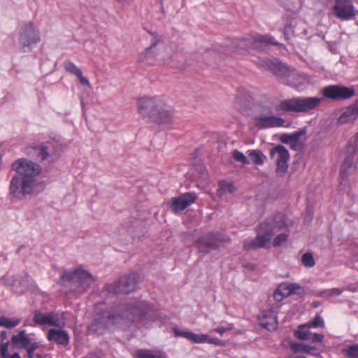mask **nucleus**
<instances>
[{
    "label": "nucleus",
    "instance_id": "nucleus-36",
    "mask_svg": "<svg viewBox=\"0 0 358 358\" xmlns=\"http://www.w3.org/2000/svg\"><path fill=\"white\" fill-rule=\"evenodd\" d=\"M301 262L306 267H313L315 264L314 257L310 252H306L302 255Z\"/></svg>",
    "mask_w": 358,
    "mask_h": 358
},
{
    "label": "nucleus",
    "instance_id": "nucleus-7",
    "mask_svg": "<svg viewBox=\"0 0 358 358\" xmlns=\"http://www.w3.org/2000/svg\"><path fill=\"white\" fill-rule=\"evenodd\" d=\"M319 97H296L282 100L279 103L278 107L285 112L308 113L316 108L322 102Z\"/></svg>",
    "mask_w": 358,
    "mask_h": 358
},
{
    "label": "nucleus",
    "instance_id": "nucleus-6",
    "mask_svg": "<svg viewBox=\"0 0 358 358\" xmlns=\"http://www.w3.org/2000/svg\"><path fill=\"white\" fill-rule=\"evenodd\" d=\"M62 278L70 282L74 287L73 289L78 293L86 292L96 280L90 272L82 268L64 271Z\"/></svg>",
    "mask_w": 358,
    "mask_h": 358
},
{
    "label": "nucleus",
    "instance_id": "nucleus-50",
    "mask_svg": "<svg viewBox=\"0 0 358 358\" xmlns=\"http://www.w3.org/2000/svg\"><path fill=\"white\" fill-rule=\"evenodd\" d=\"M231 328H224V327H217L214 329V331L218 334H220L221 336L224 334V332L230 330Z\"/></svg>",
    "mask_w": 358,
    "mask_h": 358
},
{
    "label": "nucleus",
    "instance_id": "nucleus-44",
    "mask_svg": "<svg viewBox=\"0 0 358 358\" xmlns=\"http://www.w3.org/2000/svg\"><path fill=\"white\" fill-rule=\"evenodd\" d=\"M261 65L266 69H271L272 71L275 70V65L273 62L270 61L269 59H264L261 61Z\"/></svg>",
    "mask_w": 358,
    "mask_h": 358
},
{
    "label": "nucleus",
    "instance_id": "nucleus-29",
    "mask_svg": "<svg viewBox=\"0 0 358 358\" xmlns=\"http://www.w3.org/2000/svg\"><path fill=\"white\" fill-rule=\"evenodd\" d=\"M236 190L234 183L226 181H221L219 184V189L217 190V195L220 197L223 196L227 194H232Z\"/></svg>",
    "mask_w": 358,
    "mask_h": 358
},
{
    "label": "nucleus",
    "instance_id": "nucleus-26",
    "mask_svg": "<svg viewBox=\"0 0 358 358\" xmlns=\"http://www.w3.org/2000/svg\"><path fill=\"white\" fill-rule=\"evenodd\" d=\"M64 68L67 72L75 75L78 78L81 85L91 87L89 80L83 76L81 69L73 62H69L66 63Z\"/></svg>",
    "mask_w": 358,
    "mask_h": 358
},
{
    "label": "nucleus",
    "instance_id": "nucleus-20",
    "mask_svg": "<svg viewBox=\"0 0 358 358\" xmlns=\"http://www.w3.org/2000/svg\"><path fill=\"white\" fill-rule=\"evenodd\" d=\"M252 100V96L248 90L244 87L238 88L234 100V106L237 108L239 110L245 108Z\"/></svg>",
    "mask_w": 358,
    "mask_h": 358
},
{
    "label": "nucleus",
    "instance_id": "nucleus-1",
    "mask_svg": "<svg viewBox=\"0 0 358 358\" xmlns=\"http://www.w3.org/2000/svg\"><path fill=\"white\" fill-rule=\"evenodd\" d=\"M158 317L157 310L147 301H138L122 303L117 306L115 310H105L101 315L97 316L89 327V331L101 334L120 320L127 326H137L139 322L145 325L155 320Z\"/></svg>",
    "mask_w": 358,
    "mask_h": 358
},
{
    "label": "nucleus",
    "instance_id": "nucleus-24",
    "mask_svg": "<svg viewBox=\"0 0 358 358\" xmlns=\"http://www.w3.org/2000/svg\"><path fill=\"white\" fill-rule=\"evenodd\" d=\"M358 117V106L352 105L345 108L341 114L338 119V122L341 124H347L352 122Z\"/></svg>",
    "mask_w": 358,
    "mask_h": 358
},
{
    "label": "nucleus",
    "instance_id": "nucleus-52",
    "mask_svg": "<svg viewBox=\"0 0 358 358\" xmlns=\"http://www.w3.org/2000/svg\"><path fill=\"white\" fill-rule=\"evenodd\" d=\"M10 358H21L18 352H15Z\"/></svg>",
    "mask_w": 358,
    "mask_h": 358
},
{
    "label": "nucleus",
    "instance_id": "nucleus-27",
    "mask_svg": "<svg viewBox=\"0 0 358 358\" xmlns=\"http://www.w3.org/2000/svg\"><path fill=\"white\" fill-rule=\"evenodd\" d=\"M127 231L129 234L134 238V239L137 238L138 240H140L141 238L144 236L145 228L141 222L135 221L128 227Z\"/></svg>",
    "mask_w": 358,
    "mask_h": 358
},
{
    "label": "nucleus",
    "instance_id": "nucleus-14",
    "mask_svg": "<svg viewBox=\"0 0 358 358\" xmlns=\"http://www.w3.org/2000/svg\"><path fill=\"white\" fill-rule=\"evenodd\" d=\"M197 195L194 192H186L178 197L172 198L171 209L175 213H179L194 203Z\"/></svg>",
    "mask_w": 358,
    "mask_h": 358
},
{
    "label": "nucleus",
    "instance_id": "nucleus-21",
    "mask_svg": "<svg viewBox=\"0 0 358 358\" xmlns=\"http://www.w3.org/2000/svg\"><path fill=\"white\" fill-rule=\"evenodd\" d=\"M196 247L199 252L207 253L210 250H216L218 244L214 241L213 233H209L198 239Z\"/></svg>",
    "mask_w": 358,
    "mask_h": 358
},
{
    "label": "nucleus",
    "instance_id": "nucleus-38",
    "mask_svg": "<svg viewBox=\"0 0 358 358\" xmlns=\"http://www.w3.org/2000/svg\"><path fill=\"white\" fill-rule=\"evenodd\" d=\"M305 328H301V326L299 327V329L294 332V335L296 337H297L299 340H307L310 335L311 334V332L310 330L304 329Z\"/></svg>",
    "mask_w": 358,
    "mask_h": 358
},
{
    "label": "nucleus",
    "instance_id": "nucleus-39",
    "mask_svg": "<svg viewBox=\"0 0 358 358\" xmlns=\"http://www.w3.org/2000/svg\"><path fill=\"white\" fill-rule=\"evenodd\" d=\"M232 156L236 162H241L243 165L249 163L248 158L238 150H234Z\"/></svg>",
    "mask_w": 358,
    "mask_h": 358
},
{
    "label": "nucleus",
    "instance_id": "nucleus-2",
    "mask_svg": "<svg viewBox=\"0 0 358 358\" xmlns=\"http://www.w3.org/2000/svg\"><path fill=\"white\" fill-rule=\"evenodd\" d=\"M153 41L139 55L141 62L148 64L157 63L160 66H175L183 59L181 48L178 44L165 40L157 34H152Z\"/></svg>",
    "mask_w": 358,
    "mask_h": 358
},
{
    "label": "nucleus",
    "instance_id": "nucleus-47",
    "mask_svg": "<svg viewBox=\"0 0 358 358\" xmlns=\"http://www.w3.org/2000/svg\"><path fill=\"white\" fill-rule=\"evenodd\" d=\"M323 338L324 336L321 334H314L312 337V341L315 343H322L323 341Z\"/></svg>",
    "mask_w": 358,
    "mask_h": 358
},
{
    "label": "nucleus",
    "instance_id": "nucleus-45",
    "mask_svg": "<svg viewBox=\"0 0 358 358\" xmlns=\"http://www.w3.org/2000/svg\"><path fill=\"white\" fill-rule=\"evenodd\" d=\"M38 156L41 160H45L49 157V153L45 147H40L38 151Z\"/></svg>",
    "mask_w": 358,
    "mask_h": 358
},
{
    "label": "nucleus",
    "instance_id": "nucleus-19",
    "mask_svg": "<svg viewBox=\"0 0 358 358\" xmlns=\"http://www.w3.org/2000/svg\"><path fill=\"white\" fill-rule=\"evenodd\" d=\"M333 10L335 15L341 20H348L355 15L352 2L335 3Z\"/></svg>",
    "mask_w": 358,
    "mask_h": 358
},
{
    "label": "nucleus",
    "instance_id": "nucleus-10",
    "mask_svg": "<svg viewBox=\"0 0 358 358\" xmlns=\"http://www.w3.org/2000/svg\"><path fill=\"white\" fill-rule=\"evenodd\" d=\"M322 93L326 98L332 100H342L353 96L355 95V90L352 87L330 85L323 88Z\"/></svg>",
    "mask_w": 358,
    "mask_h": 358
},
{
    "label": "nucleus",
    "instance_id": "nucleus-4",
    "mask_svg": "<svg viewBox=\"0 0 358 358\" xmlns=\"http://www.w3.org/2000/svg\"><path fill=\"white\" fill-rule=\"evenodd\" d=\"M139 115L148 122L157 124H170L174 116V109L162 96H145L137 100Z\"/></svg>",
    "mask_w": 358,
    "mask_h": 358
},
{
    "label": "nucleus",
    "instance_id": "nucleus-51",
    "mask_svg": "<svg viewBox=\"0 0 358 358\" xmlns=\"http://www.w3.org/2000/svg\"><path fill=\"white\" fill-rule=\"evenodd\" d=\"M352 2L351 0H335V3H348Z\"/></svg>",
    "mask_w": 358,
    "mask_h": 358
},
{
    "label": "nucleus",
    "instance_id": "nucleus-43",
    "mask_svg": "<svg viewBox=\"0 0 358 358\" xmlns=\"http://www.w3.org/2000/svg\"><path fill=\"white\" fill-rule=\"evenodd\" d=\"M8 343H4L1 345L0 355L1 358H8Z\"/></svg>",
    "mask_w": 358,
    "mask_h": 358
},
{
    "label": "nucleus",
    "instance_id": "nucleus-55",
    "mask_svg": "<svg viewBox=\"0 0 358 358\" xmlns=\"http://www.w3.org/2000/svg\"><path fill=\"white\" fill-rule=\"evenodd\" d=\"M305 358H306V357H305Z\"/></svg>",
    "mask_w": 358,
    "mask_h": 358
},
{
    "label": "nucleus",
    "instance_id": "nucleus-28",
    "mask_svg": "<svg viewBox=\"0 0 358 358\" xmlns=\"http://www.w3.org/2000/svg\"><path fill=\"white\" fill-rule=\"evenodd\" d=\"M13 345L26 348L31 343L29 337L25 334V330H22L16 335H13L11 338Z\"/></svg>",
    "mask_w": 358,
    "mask_h": 358
},
{
    "label": "nucleus",
    "instance_id": "nucleus-8",
    "mask_svg": "<svg viewBox=\"0 0 358 358\" xmlns=\"http://www.w3.org/2000/svg\"><path fill=\"white\" fill-rule=\"evenodd\" d=\"M40 40L39 31L32 23H28L22 27L19 43L23 52H30L32 46L38 43Z\"/></svg>",
    "mask_w": 358,
    "mask_h": 358
},
{
    "label": "nucleus",
    "instance_id": "nucleus-17",
    "mask_svg": "<svg viewBox=\"0 0 358 358\" xmlns=\"http://www.w3.org/2000/svg\"><path fill=\"white\" fill-rule=\"evenodd\" d=\"M302 287L297 283L283 282L281 283L273 293V299L277 302H280L283 299L299 293Z\"/></svg>",
    "mask_w": 358,
    "mask_h": 358
},
{
    "label": "nucleus",
    "instance_id": "nucleus-49",
    "mask_svg": "<svg viewBox=\"0 0 358 358\" xmlns=\"http://www.w3.org/2000/svg\"><path fill=\"white\" fill-rule=\"evenodd\" d=\"M117 3H118L122 6H127L130 3H131L134 0H115Z\"/></svg>",
    "mask_w": 358,
    "mask_h": 358
},
{
    "label": "nucleus",
    "instance_id": "nucleus-35",
    "mask_svg": "<svg viewBox=\"0 0 358 358\" xmlns=\"http://www.w3.org/2000/svg\"><path fill=\"white\" fill-rule=\"evenodd\" d=\"M249 159L252 161V163L260 165L263 164V155L261 152L257 150H253L250 152L248 155Z\"/></svg>",
    "mask_w": 358,
    "mask_h": 358
},
{
    "label": "nucleus",
    "instance_id": "nucleus-42",
    "mask_svg": "<svg viewBox=\"0 0 358 358\" xmlns=\"http://www.w3.org/2000/svg\"><path fill=\"white\" fill-rule=\"evenodd\" d=\"M39 347V343L37 342L31 343L28 347H27L25 349L27 352V357L28 358H33L34 357V352L36 349H37Z\"/></svg>",
    "mask_w": 358,
    "mask_h": 358
},
{
    "label": "nucleus",
    "instance_id": "nucleus-23",
    "mask_svg": "<svg viewBox=\"0 0 358 358\" xmlns=\"http://www.w3.org/2000/svg\"><path fill=\"white\" fill-rule=\"evenodd\" d=\"M233 48L235 51H247L251 48L254 49L253 34H248L243 37L234 39Z\"/></svg>",
    "mask_w": 358,
    "mask_h": 358
},
{
    "label": "nucleus",
    "instance_id": "nucleus-25",
    "mask_svg": "<svg viewBox=\"0 0 358 358\" xmlns=\"http://www.w3.org/2000/svg\"><path fill=\"white\" fill-rule=\"evenodd\" d=\"M48 339L58 344L66 345L69 342L68 334L62 330L51 329L48 332Z\"/></svg>",
    "mask_w": 358,
    "mask_h": 358
},
{
    "label": "nucleus",
    "instance_id": "nucleus-13",
    "mask_svg": "<svg viewBox=\"0 0 358 358\" xmlns=\"http://www.w3.org/2000/svg\"><path fill=\"white\" fill-rule=\"evenodd\" d=\"M358 152V133L351 138L348 143L347 152L348 156L345 159L340 171L341 178L344 180L348 176V169L353 164L352 155Z\"/></svg>",
    "mask_w": 358,
    "mask_h": 358
},
{
    "label": "nucleus",
    "instance_id": "nucleus-33",
    "mask_svg": "<svg viewBox=\"0 0 358 358\" xmlns=\"http://www.w3.org/2000/svg\"><path fill=\"white\" fill-rule=\"evenodd\" d=\"M21 322L20 318H8L0 316V326L6 328H13L17 326Z\"/></svg>",
    "mask_w": 358,
    "mask_h": 358
},
{
    "label": "nucleus",
    "instance_id": "nucleus-34",
    "mask_svg": "<svg viewBox=\"0 0 358 358\" xmlns=\"http://www.w3.org/2000/svg\"><path fill=\"white\" fill-rule=\"evenodd\" d=\"M301 328H310V327H324V324L323 319L320 315H316L313 321L309 322L305 324L301 325Z\"/></svg>",
    "mask_w": 358,
    "mask_h": 358
},
{
    "label": "nucleus",
    "instance_id": "nucleus-22",
    "mask_svg": "<svg viewBox=\"0 0 358 358\" xmlns=\"http://www.w3.org/2000/svg\"><path fill=\"white\" fill-rule=\"evenodd\" d=\"M254 49L262 50L270 45H277L278 43L273 37L268 34L260 35L253 34Z\"/></svg>",
    "mask_w": 358,
    "mask_h": 358
},
{
    "label": "nucleus",
    "instance_id": "nucleus-40",
    "mask_svg": "<svg viewBox=\"0 0 358 358\" xmlns=\"http://www.w3.org/2000/svg\"><path fill=\"white\" fill-rule=\"evenodd\" d=\"M214 241L217 243L218 245L220 243H227L229 241V238L224 234H213Z\"/></svg>",
    "mask_w": 358,
    "mask_h": 358
},
{
    "label": "nucleus",
    "instance_id": "nucleus-5",
    "mask_svg": "<svg viewBox=\"0 0 358 358\" xmlns=\"http://www.w3.org/2000/svg\"><path fill=\"white\" fill-rule=\"evenodd\" d=\"M292 224V222L284 214H273L258 225L257 234L254 239L243 241V248L246 250L266 248L275 234Z\"/></svg>",
    "mask_w": 358,
    "mask_h": 358
},
{
    "label": "nucleus",
    "instance_id": "nucleus-15",
    "mask_svg": "<svg viewBox=\"0 0 358 358\" xmlns=\"http://www.w3.org/2000/svg\"><path fill=\"white\" fill-rule=\"evenodd\" d=\"M33 320L34 322L38 325L48 324L61 327L64 324L60 318L59 313H43L39 311H35Z\"/></svg>",
    "mask_w": 358,
    "mask_h": 358
},
{
    "label": "nucleus",
    "instance_id": "nucleus-9",
    "mask_svg": "<svg viewBox=\"0 0 358 358\" xmlns=\"http://www.w3.org/2000/svg\"><path fill=\"white\" fill-rule=\"evenodd\" d=\"M279 304H272L268 310H262L257 316L259 324L269 331L275 330L278 327L277 313Z\"/></svg>",
    "mask_w": 358,
    "mask_h": 358
},
{
    "label": "nucleus",
    "instance_id": "nucleus-12",
    "mask_svg": "<svg viewBox=\"0 0 358 358\" xmlns=\"http://www.w3.org/2000/svg\"><path fill=\"white\" fill-rule=\"evenodd\" d=\"M271 155L276 161V171L280 174L285 173L288 168L289 154L288 150L282 145H277L271 150Z\"/></svg>",
    "mask_w": 358,
    "mask_h": 358
},
{
    "label": "nucleus",
    "instance_id": "nucleus-37",
    "mask_svg": "<svg viewBox=\"0 0 358 358\" xmlns=\"http://www.w3.org/2000/svg\"><path fill=\"white\" fill-rule=\"evenodd\" d=\"M343 352L350 358H358V344L349 345Z\"/></svg>",
    "mask_w": 358,
    "mask_h": 358
},
{
    "label": "nucleus",
    "instance_id": "nucleus-30",
    "mask_svg": "<svg viewBox=\"0 0 358 358\" xmlns=\"http://www.w3.org/2000/svg\"><path fill=\"white\" fill-rule=\"evenodd\" d=\"M304 134L305 131L303 130L292 134L289 145L292 149L297 150L301 148L303 142L300 140V137Z\"/></svg>",
    "mask_w": 358,
    "mask_h": 358
},
{
    "label": "nucleus",
    "instance_id": "nucleus-11",
    "mask_svg": "<svg viewBox=\"0 0 358 358\" xmlns=\"http://www.w3.org/2000/svg\"><path fill=\"white\" fill-rule=\"evenodd\" d=\"M138 285V276L136 273H130L122 276L114 284L113 292L115 294H128L134 291Z\"/></svg>",
    "mask_w": 358,
    "mask_h": 358
},
{
    "label": "nucleus",
    "instance_id": "nucleus-53",
    "mask_svg": "<svg viewBox=\"0 0 358 358\" xmlns=\"http://www.w3.org/2000/svg\"><path fill=\"white\" fill-rule=\"evenodd\" d=\"M6 331H1V336L2 338H4V336H6Z\"/></svg>",
    "mask_w": 358,
    "mask_h": 358
},
{
    "label": "nucleus",
    "instance_id": "nucleus-54",
    "mask_svg": "<svg viewBox=\"0 0 358 358\" xmlns=\"http://www.w3.org/2000/svg\"><path fill=\"white\" fill-rule=\"evenodd\" d=\"M36 357L37 358H42V356L41 355L37 354L36 355Z\"/></svg>",
    "mask_w": 358,
    "mask_h": 358
},
{
    "label": "nucleus",
    "instance_id": "nucleus-31",
    "mask_svg": "<svg viewBox=\"0 0 358 358\" xmlns=\"http://www.w3.org/2000/svg\"><path fill=\"white\" fill-rule=\"evenodd\" d=\"M289 347L293 352H306L310 353L312 351L315 350V348L303 344V343H297L295 342H290Z\"/></svg>",
    "mask_w": 358,
    "mask_h": 358
},
{
    "label": "nucleus",
    "instance_id": "nucleus-3",
    "mask_svg": "<svg viewBox=\"0 0 358 358\" xmlns=\"http://www.w3.org/2000/svg\"><path fill=\"white\" fill-rule=\"evenodd\" d=\"M11 169L17 175L10 180V194L15 198L22 199L32 193L36 185V177L41 172V167L28 159L20 158L12 163Z\"/></svg>",
    "mask_w": 358,
    "mask_h": 358
},
{
    "label": "nucleus",
    "instance_id": "nucleus-41",
    "mask_svg": "<svg viewBox=\"0 0 358 358\" xmlns=\"http://www.w3.org/2000/svg\"><path fill=\"white\" fill-rule=\"evenodd\" d=\"M287 240V235L286 234L282 233L278 234L274 239H273V246H280L282 243H285Z\"/></svg>",
    "mask_w": 358,
    "mask_h": 358
},
{
    "label": "nucleus",
    "instance_id": "nucleus-32",
    "mask_svg": "<svg viewBox=\"0 0 358 358\" xmlns=\"http://www.w3.org/2000/svg\"><path fill=\"white\" fill-rule=\"evenodd\" d=\"M138 358H167L166 353L158 352L152 353L148 350H140L136 352Z\"/></svg>",
    "mask_w": 358,
    "mask_h": 358
},
{
    "label": "nucleus",
    "instance_id": "nucleus-18",
    "mask_svg": "<svg viewBox=\"0 0 358 358\" xmlns=\"http://www.w3.org/2000/svg\"><path fill=\"white\" fill-rule=\"evenodd\" d=\"M174 334L176 336L185 338L195 343H215L217 344L214 339L209 338L206 334H196L192 331H182L178 329H173Z\"/></svg>",
    "mask_w": 358,
    "mask_h": 358
},
{
    "label": "nucleus",
    "instance_id": "nucleus-16",
    "mask_svg": "<svg viewBox=\"0 0 358 358\" xmlns=\"http://www.w3.org/2000/svg\"><path fill=\"white\" fill-rule=\"evenodd\" d=\"M255 126L260 129L282 127L285 120L274 115H259L254 118Z\"/></svg>",
    "mask_w": 358,
    "mask_h": 358
},
{
    "label": "nucleus",
    "instance_id": "nucleus-48",
    "mask_svg": "<svg viewBox=\"0 0 358 358\" xmlns=\"http://www.w3.org/2000/svg\"><path fill=\"white\" fill-rule=\"evenodd\" d=\"M342 293V290L339 288H333L329 291V296H334L340 295Z\"/></svg>",
    "mask_w": 358,
    "mask_h": 358
},
{
    "label": "nucleus",
    "instance_id": "nucleus-46",
    "mask_svg": "<svg viewBox=\"0 0 358 358\" xmlns=\"http://www.w3.org/2000/svg\"><path fill=\"white\" fill-rule=\"evenodd\" d=\"M292 138V134H282L280 136V141L282 143L289 144Z\"/></svg>",
    "mask_w": 358,
    "mask_h": 358
}]
</instances>
